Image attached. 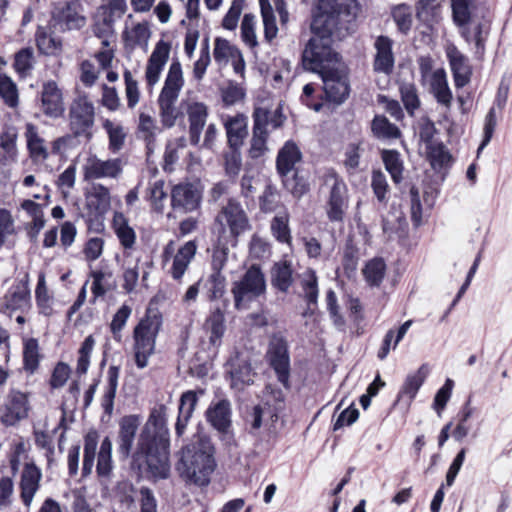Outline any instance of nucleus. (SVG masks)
<instances>
[{"label": "nucleus", "mask_w": 512, "mask_h": 512, "mask_svg": "<svg viewBox=\"0 0 512 512\" xmlns=\"http://www.w3.org/2000/svg\"><path fill=\"white\" fill-rule=\"evenodd\" d=\"M356 0H316L311 22L312 38L303 51L305 69L319 75L342 65L331 48V35L337 26L356 15Z\"/></svg>", "instance_id": "nucleus-1"}, {"label": "nucleus", "mask_w": 512, "mask_h": 512, "mask_svg": "<svg viewBox=\"0 0 512 512\" xmlns=\"http://www.w3.org/2000/svg\"><path fill=\"white\" fill-rule=\"evenodd\" d=\"M169 429L165 405L154 407L143 426L133 455L140 470L146 468L155 479H165L170 473Z\"/></svg>", "instance_id": "nucleus-2"}, {"label": "nucleus", "mask_w": 512, "mask_h": 512, "mask_svg": "<svg viewBox=\"0 0 512 512\" xmlns=\"http://www.w3.org/2000/svg\"><path fill=\"white\" fill-rule=\"evenodd\" d=\"M214 448L209 440L200 439L197 444L182 449L176 470L186 482L206 486L215 469Z\"/></svg>", "instance_id": "nucleus-3"}, {"label": "nucleus", "mask_w": 512, "mask_h": 512, "mask_svg": "<svg viewBox=\"0 0 512 512\" xmlns=\"http://www.w3.org/2000/svg\"><path fill=\"white\" fill-rule=\"evenodd\" d=\"M184 84L182 65L178 60H174L169 65L157 99L159 117L162 125L166 128L173 127L181 115L177 103Z\"/></svg>", "instance_id": "nucleus-4"}, {"label": "nucleus", "mask_w": 512, "mask_h": 512, "mask_svg": "<svg viewBox=\"0 0 512 512\" xmlns=\"http://www.w3.org/2000/svg\"><path fill=\"white\" fill-rule=\"evenodd\" d=\"M161 325L162 318L160 315L148 313L134 327L133 353L138 368H145L148 365L149 358L154 354Z\"/></svg>", "instance_id": "nucleus-5"}, {"label": "nucleus", "mask_w": 512, "mask_h": 512, "mask_svg": "<svg viewBox=\"0 0 512 512\" xmlns=\"http://www.w3.org/2000/svg\"><path fill=\"white\" fill-rule=\"evenodd\" d=\"M215 225L218 237L228 239L232 247L237 245V238L251 228L246 212L234 200H229L221 209L215 218Z\"/></svg>", "instance_id": "nucleus-6"}, {"label": "nucleus", "mask_w": 512, "mask_h": 512, "mask_svg": "<svg viewBox=\"0 0 512 512\" xmlns=\"http://www.w3.org/2000/svg\"><path fill=\"white\" fill-rule=\"evenodd\" d=\"M68 117L69 128L74 137H83L87 141L93 138L95 107L86 95H80L72 101Z\"/></svg>", "instance_id": "nucleus-7"}, {"label": "nucleus", "mask_w": 512, "mask_h": 512, "mask_svg": "<svg viewBox=\"0 0 512 512\" xmlns=\"http://www.w3.org/2000/svg\"><path fill=\"white\" fill-rule=\"evenodd\" d=\"M266 290V281L264 274L256 265H252L244 276L234 283L232 293L234 296L235 307L242 309L246 303L262 295Z\"/></svg>", "instance_id": "nucleus-8"}, {"label": "nucleus", "mask_w": 512, "mask_h": 512, "mask_svg": "<svg viewBox=\"0 0 512 512\" xmlns=\"http://www.w3.org/2000/svg\"><path fill=\"white\" fill-rule=\"evenodd\" d=\"M301 158L302 154L297 144L293 141H287L279 150L276 159L277 171L284 178L285 187L298 197L305 192L306 187L304 184L297 183L294 178L289 179L288 175L294 171L295 165L300 162Z\"/></svg>", "instance_id": "nucleus-9"}, {"label": "nucleus", "mask_w": 512, "mask_h": 512, "mask_svg": "<svg viewBox=\"0 0 512 512\" xmlns=\"http://www.w3.org/2000/svg\"><path fill=\"white\" fill-rule=\"evenodd\" d=\"M197 252L194 241H187L176 252L174 242L170 241L163 250V263L169 265L168 273L174 280H181Z\"/></svg>", "instance_id": "nucleus-10"}, {"label": "nucleus", "mask_w": 512, "mask_h": 512, "mask_svg": "<svg viewBox=\"0 0 512 512\" xmlns=\"http://www.w3.org/2000/svg\"><path fill=\"white\" fill-rule=\"evenodd\" d=\"M123 172V163L119 158L101 159L90 154L82 166L83 179L94 181L99 179H118Z\"/></svg>", "instance_id": "nucleus-11"}, {"label": "nucleus", "mask_w": 512, "mask_h": 512, "mask_svg": "<svg viewBox=\"0 0 512 512\" xmlns=\"http://www.w3.org/2000/svg\"><path fill=\"white\" fill-rule=\"evenodd\" d=\"M326 183L332 184L326 206L327 217L331 222L342 223L348 208L347 186L334 172L326 176Z\"/></svg>", "instance_id": "nucleus-12"}, {"label": "nucleus", "mask_w": 512, "mask_h": 512, "mask_svg": "<svg viewBox=\"0 0 512 512\" xmlns=\"http://www.w3.org/2000/svg\"><path fill=\"white\" fill-rule=\"evenodd\" d=\"M28 394L19 390H10L1 408L0 421L6 427L17 425L29 415Z\"/></svg>", "instance_id": "nucleus-13"}, {"label": "nucleus", "mask_w": 512, "mask_h": 512, "mask_svg": "<svg viewBox=\"0 0 512 512\" xmlns=\"http://www.w3.org/2000/svg\"><path fill=\"white\" fill-rule=\"evenodd\" d=\"M267 358L270 366L275 371L278 381L289 388L290 358L287 343L281 336H273L269 343Z\"/></svg>", "instance_id": "nucleus-14"}, {"label": "nucleus", "mask_w": 512, "mask_h": 512, "mask_svg": "<svg viewBox=\"0 0 512 512\" xmlns=\"http://www.w3.org/2000/svg\"><path fill=\"white\" fill-rule=\"evenodd\" d=\"M32 309L29 277H25L14 284L4 296L2 311L12 317L17 312L29 313Z\"/></svg>", "instance_id": "nucleus-15"}, {"label": "nucleus", "mask_w": 512, "mask_h": 512, "mask_svg": "<svg viewBox=\"0 0 512 512\" xmlns=\"http://www.w3.org/2000/svg\"><path fill=\"white\" fill-rule=\"evenodd\" d=\"M323 89L329 101L340 104L349 94V84L345 67L340 65L320 74Z\"/></svg>", "instance_id": "nucleus-16"}, {"label": "nucleus", "mask_w": 512, "mask_h": 512, "mask_svg": "<svg viewBox=\"0 0 512 512\" xmlns=\"http://www.w3.org/2000/svg\"><path fill=\"white\" fill-rule=\"evenodd\" d=\"M171 44L160 40L156 43L145 67V82L149 90H153L159 83L164 67L169 61Z\"/></svg>", "instance_id": "nucleus-17"}, {"label": "nucleus", "mask_w": 512, "mask_h": 512, "mask_svg": "<svg viewBox=\"0 0 512 512\" xmlns=\"http://www.w3.org/2000/svg\"><path fill=\"white\" fill-rule=\"evenodd\" d=\"M171 207L174 211L188 213L196 210L201 202V191L189 182L176 184L170 191Z\"/></svg>", "instance_id": "nucleus-18"}, {"label": "nucleus", "mask_w": 512, "mask_h": 512, "mask_svg": "<svg viewBox=\"0 0 512 512\" xmlns=\"http://www.w3.org/2000/svg\"><path fill=\"white\" fill-rule=\"evenodd\" d=\"M253 120L254 124L248 154L251 158L257 159L268 151V110L256 108L253 113Z\"/></svg>", "instance_id": "nucleus-19"}, {"label": "nucleus", "mask_w": 512, "mask_h": 512, "mask_svg": "<svg viewBox=\"0 0 512 512\" xmlns=\"http://www.w3.org/2000/svg\"><path fill=\"white\" fill-rule=\"evenodd\" d=\"M55 20L62 31L80 30L87 24L85 10L79 0L66 2L57 11Z\"/></svg>", "instance_id": "nucleus-20"}, {"label": "nucleus", "mask_w": 512, "mask_h": 512, "mask_svg": "<svg viewBox=\"0 0 512 512\" xmlns=\"http://www.w3.org/2000/svg\"><path fill=\"white\" fill-rule=\"evenodd\" d=\"M189 123V139L191 144L198 145L209 116L208 106L199 101L189 100L185 103Z\"/></svg>", "instance_id": "nucleus-21"}, {"label": "nucleus", "mask_w": 512, "mask_h": 512, "mask_svg": "<svg viewBox=\"0 0 512 512\" xmlns=\"http://www.w3.org/2000/svg\"><path fill=\"white\" fill-rule=\"evenodd\" d=\"M41 109L50 118H59L65 111L62 90L58 84L49 80L43 83L41 89Z\"/></svg>", "instance_id": "nucleus-22"}, {"label": "nucleus", "mask_w": 512, "mask_h": 512, "mask_svg": "<svg viewBox=\"0 0 512 512\" xmlns=\"http://www.w3.org/2000/svg\"><path fill=\"white\" fill-rule=\"evenodd\" d=\"M373 47L375 49L374 71L385 75L391 74L395 65L393 40L388 36L380 35L375 39Z\"/></svg>", "instance_id": "nucleus-23"}, {"label": "nucleus", "mask_w": 512, "mask_h": 512, "mask_svg": "<svg viewBox=\"0 0 512 512\" xmlns=\"http://www.w3.org/2000/svg\"><path fill=\"white\" fill-rule=\"evenodd\" d=\"M24 137L29 158L34 164L46 162L50 152L46 140L40 135L38 127L28 122L25 124Z\"/></svg>", "instance_id": "nucleus-24"}, {"label": "nucleus", "mask_w": 512, "mask_h": 512, "mask_svg": "<svg viewBox=\"0 0 512 512\" xmlns=\"http://www.w3.org/2000/svg\"><path fill=\"white\" fill-rule=\"evenodd\" d=\"M229 148H241L248 135V117L238 113L223 118Z\"/></svg>", "instance_id": "nucleus-25"}, {"label": "nucleus", "mask_w": 512, "mask_h": 512, "mask_svg": "<svg viewBox=\"0 0 512 512\" xmlns=\"http://www.w3.org/2000/svg\"><path fill=\"white\" fill-rule=\"evenodd\" d=\"M140 423L141 418L138 415L124 416L119 422L118 452L124 458H128L131 453Z\"/></svg>", "instance_id": "nucleus-26"}, {"label": "nucleus", "mask_w": 512, "mask_h": 512, "mask_svg": "<svg viewBox=\"0 0 512 512\" xmlns=\"http://www.w3.org/2000/svg\"><path fill=\"white\" fill-rule=\"evenodd\" d=\"M446 54L453 73L455 86L458 88L464 87L468 84L471 76L467 58L453 44H449L446 47Z\"/></svg>", "instance_id": "nucleus-27"}, {"label": "nucleus", "mask_w": 512, "mask_h": 512, "mask_svg": "<svg viewBox=\"0 0 512 512\" xmlns=\"http://www.w3.org/2000/svg\"><path fill=\"white\" fill-rule=\"evenodd\" d=\"M42 478L41 470L34 463H27L24 466L21 475V498L26 506H30L36 492L39 489V483Z\"/></svg>", "instance_id": "nucleus-28"}, {"label": "nucleus", "mask_w": 512, "mask_h": 512, "mask_svg": "<svg viewBox=\"0 0 512 512\" xmlns=\"http://www.w3.org/2000/svg\"><path fill=\"white\" fill-rule=\"evenodd\" d=\"M87 208L97 214H105L111 207V195L109 189L100 184L93 183L85 193Z\"/></svg>", "instance_id": "nucleus-29"}, {"label": "nucleus", "mask_w": 512, "mask_h": 512, "mask_svg": "<svg viewBox=\"0 0 512 512\" xmlns=\"http://www.w3.org/2000/svg\"><path fill=\"white\" fill-rule=\"evenodd\" d=\"M278 420V407L272 408L268 402L255 405L247 416L251 433L255 434L261 427L274 424Z\"/></svg>", "instance_id": "nucleus-30"}, {"label": "nucleus", "mask_w": 512, "mask_h": 512, "mask_svg": "<svg viewBox=\"0 0 512 512\" xmlns=\"http://www.w3.org/2000/svg\"><path fill=\"white\" fill-rule=\"evenodd\" d=\"M207 421L219 432H227L231 425V403L222 399L211 404L206 411Z\"/></svg>", "instance_id": "nucleus-31"}, {"label": "nucleus", "mask_w": 512, "mask_h": 512, "mask_svg": "<svg viewBox=\"0 0 512 512\" xmlns=\"http://www.w3.org/2000/svg\"><path fill=\"white\" fill-rule=\"evenodd\" d=\"M423 83L429 85L430 92L436 98L437 102L446 108H450L452 103V92L449 88L446 72L444 69H436L431 78Z\"/></svg>", "instance_id": "nucleus-32"}, {"label": "nucleus", "mask_w": 512, "mask_h": 512, "mask_svg": "<svg viewBox=\"0 0 512 512\" xmlns=\"http://www.w3.org/2000/svg\"><path fill=\"white\" fill-rule=\"evenodd\" d=\"M230 365V386L232 389L241 391L246 386L253 384L255 373L251 365L246 360L237 358L235 360H232Z\"/></svg>", "instance_id": "nucleus-33"}, {"label": "nucleus", "mask_w": 512, "mask_h": 512, "mask_svg": "<svg viewBox=\"0 0 512 512\" xmlns=\"http://www.w3.org/2000/svg\"><path fill=\"white\" fill-rule=\"evenodd\" d=\"M198 402L197 392L189 390L184 392L180 398L179 413L175 425L176 435L182 436L186 430L188 422L193 415Z\"/></svg>", "instance_id": "nucleus-34"}, {"label": "nucleus", "mask_w": 512, "mask_h": 512, "mask_svg": "<svg viewBox=\"0 0 512 512\" xmlns=\"http://www.w3.org/2000/svg\"><path fill=\"white\" fill-rule=\"evenodd\" d=\"M198 402L197 392L189 390L184 392L180 398L179 413L175 425L176 435L182 436L186 430L188 422L193 415Z\"/></svg>", "instance_id": "nucleus-35"}, {"label": "nucleus", "mask_w": 512, "mask_h": 512, "mask_svg": "<svg viewBox=\"0 0 512 512\" xmlns=\"http://www.w3.org/2000/svg\"><path fill=\"white\" fill-rule=\"evenodd\" d=\"M428 373V366L423 364L415 372L409 374L398 395V400L406 399L408 405H410L427 378Z\"/></svg>", "instance_id": "nucleus-36"}, {"label": "nucleus", "mask_w": 512, "mask_h": 512, "mask_svg": "<svg viewBox=\"0 0 512 512\" xmlns=\"http://www.w3.org/2000/svg\"><path fill=\"white\" fill-rule=\"evenodd\" d=\"M151 31L148 23H137L131 28H127L124 32V41L126 46L130 48L140 47L147 49Z\"/></svg>", "instance_id": "nucleus-37"}, {"label": "nucleus", "mask_w": 512, "mask_h": 512, "mask_svg": "<svg viewBox=\"0 0 512 512\" xmlns=\"http://www.w3.org/2000/svg\"><path fill=\"white\" fill-rule=\"evenodd\" d=\"M44 207L45 205L36 203L31 199L24 200L21 203L22 210L31 218L30 234L32 237H37L46 224Z\"/></svg>", "instance_id": "nucleus-38"}, {"label": "nucleus", "mask_w": 512, "mask_h": 512, "mask_svg": "<svg viewBox=\"0 0 512 512\" xmlns=\"http://www.w3.org/2000/svg\"><path fill=\"white\" fill-rule=\"evenodd\" d=\"M119 374V368L116 366H110L107 370V383L102 396L101 405L105 413L109 416L113 413L114 409V399L118 388Z\"/></svg>", "instance_id": "nucleus-39"}, {"label": "nucleus", "mask_w": 512, "mask_h": 512, "mask_svg": "<svg viewBox=\"0 0 512 512\" xmlns=\"http://www.w3.org/2000/svg\"><path fill=\"white\" fill-rule=\"evenodd\" d=\"M293 269L291 263L283 260L274 264L271 271L272 285L282 292H286L293 283Z\"/></svg>", "instance_id": "nucleus-40"}, {"label": "nucleus", "mask_w": 512, "mask_h": 512, "mask_svg": "<svg viewBox=\"0 0 512 512\" xmlns=\"http://www.w3.org/2000/svg\"><path fill=\"white\" fill-rule=\"evenodd\" d=\"M102 127L108 135L109 149L112 152L120 151L125 144L127 136L124 126L120 122L104 119Z\"/></svg>", "instance_id": "nucleus-41"}, {"label": "nucleus", "mask_w": 512, "mask_h": 512, "mask_svg": "<svg viewBox=\"0 0 512 512\" xmlns=\"http://www.w3.org/2000/svg\"><path fill=\"white\" fill-rule=\"evenodd\" d=\"M113 228L121 245L125 249H131L136 242V233L122 213H115Z\"/></svg>", "instance_id": "nucleus-42"}, {"label": "nucleus", "mask_w": 512, "mask_h": 512, "mask_svg": "<svg viewBox=\"0 0 512 512\" xmlns=\"http://www.w3.org/2000/svg\"><path fill=\"white\" fill-rule=\"evenodd\" d=\"M95 19L93 24V33L96 37L101 39L102 46L109 47L114 40V22L115 18L104 14Z\"/></svg>", "instance_id": "nucleus-43"}, {"label": "nucleus", "mask_w": 512, "mask_h": 512, "mask_svg": "<svg viewBox=\"0 0 512 512\" xmlns=\"http://www.w3.org/2000/svg\"><path fill=\"white\" fill-rule=\"evenodd\" d=\"M229 245L228 239L218 237V244L214 248L212 256L213 271L222 272L227 265L236 260V255L230 252Z\"/></svg>", "instance_id": "nucleus-44"}, {"label": "nucleus", "mask_w": 512, "mask_h": 512, "mask_svg": "<svg viewBox=\"0 0 512 512\" xmlns=\"http://www.w3.org/2000/svg\"><path fill=\"white\" fill-rule=\"evenodd\" d=\"M205 328L210 333L209 341L212 345H219L225 332V316L220 309L211 312L205 322Z\"/></svg>", "instance_id": "nucleus-45"}, {"label": "nucleus", "mask_w": 512, "mask_h": 512, "mask_svg": "<svg viewBox=\"0 0 512 512\" xmlns=\"http://www.w3.org/2000/svg\"><path fill=\"white\" fill-rule=\"evenodd\" d=\"M261 16L264 28V38L267 42H271L278 35V27L274 10L269 0H259Z\"/></svg>", "instance_id": "nucleus-46"}, {"label": "nucleus", "mask_w": 512, "mask_h": 512, "mask_svg": "<svg viewBox=\"0 0 512 512\" xmlns=\"http://www.w3.org/2000/svg\"><path fill=\"white\" fill-rule=\"evenodd\" d=\"M99 441V434L96 430H90L84 438V459H83V475H89L94 466L96 449Z\"/></svg>", "instance_id": "nucleus-47"}, {"label": "nucleus", "mask_w": 512, "mask_h": 512, "mask_svg": "<svg viewBox=\"0 0 512 512\" xmlns=\"http://www.w3.org/2000/svg\"><path fill=\"white\" fill-rule=\"evenodd\" d=\"M0 98L12 109L19 106V90L11 77L0 73Z\"/></svg>", "instance_id": "nucleus-48"}, {"label": "nucleus", "mask_w": 512, "mask_h": 512, "mask_svg": "<svg viewBox=\"0 0 512 512\" xmlns=\"http://www.w3.org/2000/svg\"><path fill=\"white\" fill-rule=\"evenodd\" d=\"M256 26L257 21L255 15L247 13L243 16L240 26L241 40L252 50L259 45Z\"/></svg>", "instance_id": "nucleus-49"}, {"label": "nucleus", "mask_w": 512, "mask_h": 512, "mask_svg": "<svg viewBox=\"0 0 512 512\" xmlns=\"http://www.w3.org/2000/svg\"><path fill=\"white\" fill-rule=\"evenodd\" d=\"M164 186L165 182L163 180H156L149 183L146 190V198L156 212H162L165 207L168 194L165 191Z\"/></svg>", "instance_id": "nucleus-50"}, {"label": "nucleus", "mask_w": 512, "mask_h": 512, "mask_svg": "<svg viewBox=\"0 0 512 512\" xmlns=\"http://www.w3.org/2000/svg\"><path fill=\"white\" fill-rule=\"evenodd\" d=\"M138 132L141 138L146 142L147 148L150 150L155 141V137L160 132V128L151 115L142 112L139 115Z\"/></svg>", "instance_id": "nucleus-51"}, {"label": "nucleus", "mask_w": 512, "mask_h": 512, "mask_svg": "<svg viewBox=\"0 0 512 512\" xmlns=\"http://www.w3.org/2000/svg\"><path fill=\"white\" fill-rule=\"evenodd\" d=\"M382 160L392 180L396 184L400 183L403 179L402 174L404 167L399 152L395 150H384L382 152Z\"/></svg>", "instance_id": "nucleus-52"}, {"label": "nucleus", "mask_w": 512, "mask_h": 512, "mask_svg": "<svg viewBox=\"0 0 512 512\" xmlns=\"http://www.w3.org/2000/svg\"><path fill=\"white\" fill-rule=\"evenodd\" d=\"M240 50L224 38H216L214 43V59L217 63H227L231 59L240 58Z\"/></svg>", "instance_id": "nucleus-53"}, {"label": "nucleus", "mask_w": 512, "mask_h": 512, "mask_svg": "<svg viewBox=\"0 0 512 512\" xmlns=\"http://www.w3.org/2000/svg\"><path fill=\"white\" fill-rule=\"evenodd\" d=\"M427 157L435 170H440L451 162V155L442 143H430L427 146Z\"/></svg>", "instance_id": "nucleus-54"}, {"label": "nucleus", "mask_w": 512, "mask_h": 512, "mask_svg": "<svg viewBox=\"0 0 512 512\" xmlns=\"http://www.w3.org/2000/svg\"><path fill=\"white\" fill-rule=\"evenodd\" d=\"M35 64L34 51L32 48H23L15 54L14 69L21 77L31 74Z\"/></svg>", "instance_id": "nucleus-55"}, {"label": "nucleus", "mask_w": 512, "mask_h": 512, "mask_svg": "<svg viewBox=\"0 0 512 512\" xmlns=\"http://www.w3.org/2000/svg\"><path fill=\"white\" fill-rule=\"evenodd\" d=\"M372 131L379 139H397L401 134L399 128L384 116H375L372 121Z\"/></svg>", "instance_id": "nucleus-56"}, {"label": "nucleus", "mask_w": 512, "mask_h": 512, "mask_svg": "<svg viewBox=\"0 0 512 512\" xmlns=\"http://www.w3.org/2000/svg\"><path fill=\"white\" fill-rule=\"evenodd\" d=\"M18 131L14 126L5 127L0 134V147L8 156V158L15 160L18 155Z\"/></svg>", "instance_id": "nucleus-57"}, {"label": "nucleus", "mask_w": 512, "mask_h": 512, "mask_svg": "<svg viewBox=\"0 0 512 512\" xmlns=\"http://www.w3.org/2000/svg\"><path fill=\"white\" fill-rule=\"evenodd\" d=\"M36 44L40 52L46 55L58 54L62 49L61 41L42 28H39L36 32Z\"/></svg>", "instance_id": "nucleus-58"}, {"label": "nucleus", "mask_w": 512, "mask_h": 512, "mask_svg": "<svg viewBox=\"0 0 512 512\" xmlns=\"http://www.w3.org/2000/svg\"><path fill=\"white\" fill-rule=\"evenodd\" d=\"M112 467V441L109 437H105L98 453L97 472L100 476H107Z\"/></svg>", "instance_id": "nucleus-59"}, {"label": "nucleus", "mask_w": 512, "mask_h": 512, "mask_svg": "<svg viewBox=\"0 0 512 512\" xmlns=\"http://www.w3.org/2000/svg\"><path fill=\"white\" fill-rule=\"evenodd\" d=\"M454 22L459 26H464L471 19L474 0H451Z\"/></svg>", "instance_id": "nucleus-60"}, {"label": "nucleus", "mask_w": 512, "mask_h": 512, "mask_svg": "<svg viewBox=\"0 0 512 512\" xmlns=\"http://www.w3.org/2000/svg\"><path fill=\"white\" fill-rule=\"evenodd\" d=\"M301 287L308 304H316L318 299L317 276L313 270L305 271L301 276Z\"/></svg>", "instance_id": "nucleus-61"}, {"label": "nucleus", "mask_w": 512, "mask_h": 512, "mask_svg": "<svg viewBox=\"0 0 512 512\" xmlns=\"http://www.w3.org/2000/svg\"><path fill=\"white\" fill-rule=\"evenodd\" d=\"M95 346V339L92 335H89L83 341L79 351L76 372L80 375L85 374L88 371L90 365V358L92 351Z\"/></svg>", "instance_id": "nucleus-62"}, {"label": "nucleus", "mask_w": 512, "mask_h": 512, "mask_svg": "<svg viewBox=\"0 0 512 512\" xmlns=\"http://www.w3.org/2000/svg\"><path fill=\"white\" fill-rule=\"evenodd\" d=\"M385 270L386 265L384 261L382 259L375 258L366 264L363 273L367 282L371 285L378 286L384 278Z\"/></svg>", "instance_id": "nucleus-63"}, {"label": "nucleus", "mask_w": 512, "mask_h": 512, "mask_svg": "<svg viewBox=\"0 0 512 512\" xmlns=\"http://www.w3.org/2000/svg\"><path fill=\"white\" fill-rule=\"evenodd\" d=\"M289 216L287 213L276 215L271 223V230L276 239L283 243L291 242V234L289 229Z\"/></svg>", "instance_id": "nucleus-64"}]
</instances>
